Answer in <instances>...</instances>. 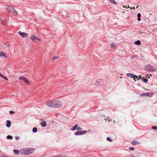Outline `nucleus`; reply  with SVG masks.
<instances>
[{"label": "nucleus", "mask_w": 157, "mask_h": 157, "mask_svg": "<svg viewBox=\"0 0 157 157\" xmlns=\"http://www.w3.org/2000/svg\"><path fill=\"white\" fill-rule=\"evenodd\" d=\"M46 105L52 108H59L61 107L62 104L61 101L58 99H53L46 101Z\"/></svg>", "instance_id": "nucleus-1"}, {"label": "nucleus", "mask_w": 157, "mask_h": 157, "mask_svg": "<svg viewBox=\"0 0 157 157\" xmlns=\"http://www.w3.org/2000/svg\"><path fill=\"white\" fill-rule=\"evenodd\" d=\"M34 151V149L32 148H24L20 150V152L21 155H27L33 153Z\"/></svg>", "instance_id": "nucleus-2"}, {"label": "nucleus", "mask_w": 157, "mask_h": 157, "mask_svg": "<svg viewBox=\"0 0 157 157\" xmlns=\"http://www.w3.org/2000/svg\"><path fill=\"white\" fill-rule=\"evenodd\" d=\"M5 8L8 13H13L17 14L15 9L13 7L10 5H7L6 6Z\"/></svg>", "instance_id": "nucleus-3"}, {"label": "nucleus", "mask_w": 157, "mask_h": 157, "mask_svg": "<svg viewBox=\"0 0 157 157\" xmlns=\"http://www.w3.org/2000/svg\"><path fill=\"white\" fill-rule=\"evenodd\" d=\"M156 68L150 65H147L144 67V70L148 71L155 72L156 71Z\"/></svg>", "instance_id": "nucleus-4"}, {"label": "nucleus", "mask_w": 157, "mask_h": 157, "mask_svg": "<svg viewBox=\"0 0 157 157\" xmlns=\"http://www.w3.org/2000/svg\"><path fill=\"white\" fill-rule=\"evenodd\" d=\"M19 79L20 80L22 81L26 85H29L30 84V82L27 80L25 77L24 76H20L19 78Z\"/></svg>", "instance_id": "nucleus-5"}, {"label": "nucleus", "mask_w": 157, "mask_h": 157, "mask_svg": "<svg viewBox=\"0 0 157 157\" xmlns=\"http://www.w3.org/2000/svg\"><path fill=\"white\" fill-rule=\"evenodd\" d=\"M30 40L33 42H36L37 41H41V39L38 38L34 35H32L30 37Z\"/></svg>", "instance_id": "nucleus-6"}, {"label": "nucleus", "mask_w": 157, "mask_h": 157, "mask_svg": "<svg viewBox=\"0 0 157 157\" xmlns=\"http://www.w3.org/2000/svg\"><path fill=\"white\" fill-rule=\"evenodd\" d=\"M101 81L102 80L101 79H97L95 81V82L93 83V85L95 86H100V83H101Z\"/></svg>", "instance_id": "nucleus-7"}, {"label": "nucleus", "mask_w": 157, "mask_h": 157, "mask_svg": "<svg viewBox=\"0 0 157 157\" xmlns=\"http://www.w3.org/2000/svg\"><path fill=\"white\" fill-rule=\"evenodd\" d=\"M87 132V131H78L75 132L74 134L75 135H80L84 134Z\"/></svg>", "instance_id": "nucleus-8"}, {"label": "nucleus", "mask_w": 157, "mask_h": 157, "mask_svg": "<svg viewBox=\"0 0 157 157\" xmlns=\"http://www.w3.org/2000/svg\"><path fill=\"white\" fill-rule=\"evenodd\" d=\"M18 33L23 38L26 37L28 36V35L27 33L21 31L18 32Z\"/></svg>", "instance_id": "nucleus-9"}, {"label": "nucleus", "mask_w": 157, "mask_h": 157, "mask_svg": "<svg viewBox=\"0 0 157 157\" xmlns=\"http://www.w3.org/2000/svg\"><path fill=\"white\" fill-rule=\"evenodd\" d=\"M126 75L128 77L134 78V80L135 79L137 78L138 76L129 73H127L126 74Z\"/></svg>", "instance_id": "nucleus-10"}, {"label": "nucleus", "mask_w": 157, "mask_h": 157, "mask_svg": "<svg viewBox=\"0 0 157 157\" xmlns=\"http://www.w3.org/2000/svg\"><path fill=\"white\" fill-rule=\"evenodd\" d=\"M154 94L153 93H145L144 94H140V95L142 96L144 95L150 97H152Z\"/></svg>", "instance_id": "nucleus-11"}, {"label": "nucleus", "mask_w": 157, "mask_h": 157, "mask_svg": "<svg viewBox=\"0 0 157 157\" xmlns=\"http://www.w3.org/2000/svg\"><path fill=\"white\" fill-rule=\"evenodd\" d=\"M6 123H7L6 124V126L8 128H10L11 125V123L10 121V120H7Z\"/></svg>", "instance_id": "nucleus-12"}, {"label": "nucleus", "mask_w": 157, "mask_h": 157, "mask_svg": "<svg viewBox=\"0 0 157 157\" xmlns=\"http://www.w3.org/2000/svg\"><path fill=\"white\" fill-rule=\"evenodd\" d=\"M7 55L8 54L7 53L4 52V53L3 54V55H2V56L1 58L4 59H6L8 57Z\"/></svg>", "instance_id": "nucleus-13"}, {"label": "nucleus", "mask_w": 157, "mask_h": 157, "mask_svg": "<svg viewBox=\"0 0 157 157\" xmlns=\"http://www.w3.org/2000/svg\"><path fill=\"white\" fill-rule=\"evenodd\" d=\"M1 23L2 25L3 26H5L6 25V21L4 20V19L3 18L2 19H1Z\"/></svg>", "instance_id": "nucleus-14"}, {"label": "nucleus", "mask_w": 157, "mask_h": 157, "mask_svg": "<svg viewBox=\"0 0 157 157\" xmlns=\"http://www.w3.org/2000/svg\"><path fill=\"white\" fill-rule=\"evenodd\" d=\"M112 4H113L115 5H117V3L114 1V0H108Z\"/></svg>", "instance_id": "nucleus-15"}, {"label": "nucleus", "mask_w": 157, "mask_h": 157, "mask_svg": "<svg viewBox=\"0 0 157 157\" xmlns=\"http://www.w3.org/2000/svg\"><path fill=\"white\" fill-rule=\"evenodd\" d=\"M42 127H45L46 125V122L44 121H42V123L41 124Z\"/></svg>", "instance_id": "nucleus-16"}, {"label": "nucleus", "mask_w": 157, "mask_h": 157, "mask_svg": "<svg viewBox=\"0 0 157 157\" xmlns=\"http://www.w3.org/2000/svg\"><path fill=\"white\" fill-rule=\"evenodd\" d=\"M0 76L3 78L4 79H5L6 80H8V79L6 77H5V76H4V75H3L2 74L1 72H0Z\"/></svg>", "instance_id": "nucleus-17"}, {"label": "nucleus", "mask_w": 157, "mask_h": 157, "mask_svg": "<svg viewBox=\"0 0 157 157\" xmlns=\"http://www.w3.org/2000/svg\"><path fill=\"white\" fill-rule=\"evenodd\" d=\"M78 126L77 124H76L74 126H73L72 127V128L71 129V130L72 131H74L75 129H76V128Z\"/></svg>", "instance_id": "nucleus-18"}, {"label": "nucleus", "mask_w": 157, "mask_h": 157, "mask_svg": "<svg viewBox=\"0 0 157 157\" xmlns=\"http://www.w3.org/2000/svg\"><path fill=\"white\" fill-rule=\"evenodd\" d=\"M13 152L14 154L16 155L18 154L20 152V151L17 150H14Z\"/></svg>", "instance_id": "nucleus-19"}, {"label": "nucleus", "mask_w": 157, "mask_h": 157, "mask_svg": "<svg viewBox=\"0 0 157 157\" xmlns=\"http://www.w3.org/2000/svg\"><path fill=\"white\" fill-rule=\"evenodd\" d=\"M137 17H138L137 20L139 21H140L141 20V19H140L141 14L140 13H138L137 14Z\"/></svg>", "instance_id": "nucleus-20"}, {"label": "nucleus", "mask_w": 157, "mask_h": 157, "mask_svg": "<svg viewBox=\"0 0 157 157\" xmlns=\"http://www.w3.org/2000/svg\"><path fill=\"white\" fill-rule=\"evenodd\" d=\"M140 43H141L140 41L139 40H137L135 42V44H137V45H140Z\"/></svg>", "instance_id": "nucleus-21"}, {"label": "nucleus", "mask_w": 157, "mask_h": 157, "mask_svg": "<svg viewBox=\"0 0 157 157\" xmlns=\"http://www.w3.org/2000/svg\"><path fill=\"white\" fill-rule=\"evenodd\" d=\"M116 45V44L115 43H112L111 44V48H114Z\"/></svg>", "instance_id": "nucleus-22"}, {"label": "nucleus", "mask_w": 157, "mask_h": 157, "mask_svg": "<svg viewBox=\"0 0 157 157\" xmlns=\"http://www.w3.org/2000/svg\"><path fill=\"white\" fill-rule=\"evenodd\" d=\"M37 128L36 127H34L33 129V132L34 133H35L37 131Z\"/></svg>", "instance_id": "nucleus-23"}, {"label": "nucleus", "mask_w": 157, "mask_h": 157, "mask_svg": "<svg viewBox=\"0 0 157 157\" xmlns=\"http://www.w3.org/2000/svg\"><path fill=\"white\" fill-rule=\"evenodd\" d=\"M132 144H138V142L137 141H134L131 142Z\"/></svg>", "instance_id": "nucleus-24"}, {"label": "nucleus", "mask_w": 157, "mask_h": 157, "mask_svg": "<svg viewBox=\"0 0 157 157\" xmlns=\"http://www.w3.org/2000/svg\"><path fill=\"white\" fill-rule=\"evenodd\" d=\"M7 138L8 139H12L13 137L10 135H8L7 136Z\"/></svg>", "instance_id": "nucleus-25"}, {"label": "nucleus", "mask_w": 157, "mask_h": 157, "mask_svg": "<svg viewBox=\"0 0 157 157\" xmlns=\"http://www.w3.org/2000/svg\"><path fill=\"white\" fill-rule=\"evenodd\" d=\"M143 81L145 82V83H147V79L146 78H144L143 79Z\"/></svg>", "instance_id": "nucleus-26"}, {"label": "nucleus", "mask_w": 157, "mask_h": 157, "mask_svg": "<svg viewBox=\"0 0 157 157\" xmlns=\"http://www.w3.org/2000/svg\"><path fill=\"white\" fill-rule=\"evenodd\" d=\"M106 139L108 141H109L112 142V140L109 137H107Z\"/></svg>", "instance_id": "nucleus-27"}, {"label": "nucleus", "mask_w": 157, "mask_h": 157, "mask_svg": "<svg viewBox=\"0 0 157 157\" xmlns=\"http://www.w3.org/2000/svg\"><path fill=\"white\" fill-rule=\"evenodd\" d=\"M59 58V57H56V56H53L52 58V59L53 60H54L56 59H57Z\"/></svg>", "instance_id": "nucleus-28"}, {"label": "nucleus", "mask_w": 157, "mask_h": 157, "mask_svg": "<svg viewBox=\"0 0 157 157\" xmlns=\"http://www.w3.org/2000/svg\"><path fill=\"white\" fill-rule=\"evenodd\" d=\"M152 128L154 130L157 129V127L155 126H153L152 127Z\"/></svg>", "instance_id": "nucleus-29"}, {"label": "nucleus", "mask_w": 157, "mask_h": 157, "mask_svg": "<svg viewBox=\"0 0 157 157\" xmlns=\"http://www.w3.org/2000/svg\"><path fill=\"white\" fill-rule=\"evenodd\" d=\"M4 53V52H0V57H2V55H3V54Z\"/></svg>", "instance_id": "nucleus-30"}, {"label": "nucleus", "mask_w": 157, "mask_h": 157, "mask_svg": "<svg viewBox=\"0 0 157 157\" xmlns=\"http://www.w3.org/2000/svg\"><path fill=\"white\" fill-rule=\"evenodd\" d=\"M123 7L124 8H129L128 5L127 6H123Z\"/></svg>", "instance_id": "nucleus-31"}, {"label": "nucleus", "mask_w": 157, "mask_h": 157, "mask_svg": "<svg viewBox=\"0 0 157 157\" xmlns=\"http://www.w3.org/2000/svg\"><path fill=\"white\" fill-rule=\"evenodd\" d=\"M9 113L11 114H12L14 113L15 112L13 111H10L9 112Z\"/></svg>", "instance_id": "nucleus-32"}, {"label": "nucleus", "mask_w": 157, "mask_h": 157, "mask_svg": "<svg viewBox=\"0 0 157 157\" xmlns=\"http://www.w3.org/2000/svg\"><path fill=\"white\" fill-rule=\"evenodd\" d=\"M76 130H81L82 128L80 127H78L76 128Z\"/></svg>", "instance_id": "nucleus-33"}, {"label": "nucleus", "mask_w": 157, "mask_h": 157, "mask_svg": "<svg viewBox=\"0 0 157 157\" xmlns=\"http://www.w3.org/2000/svg\"><path fill=\"white\" fill-rule=\"evenodd\" d=\"M129 149L130 150L133 151L134 150V148L132 147H130L129 148Z\"/></svg>", "instance_id": "nucleus-34"}, {"label": "nucleus", "mask_w": 157, "mask_h": 157, "mask_svg": "<svg viewBox=\"0 0 157 157\" xmlns=\"http://www.w3.org/2000/svg\"><path fill=\"white\" fill-rule=\"evenodd\" d=\"M10 44H7L6 45V46L7 47H9L10 46Z\"/></svg>", "instance_id": "nucleus-35"}, {"label": "nucleus", "mask_w": 157, "mask_h": 157, "mask_svg": "<svg viewBox=\"0 0 157 157\" xmlns=\"http://www.w3.org/2000/svg\"><path fill=\"white\" fill-rule=\"evenodd\" d=\"M15 138L17 140H18L19 139V137L18 136H16L15 137Z\"/></svg>", "instance_id": "nucleus-36"}, {"label": "nucleus", "mask_w": 157, "mask_h": 157, "mask_svg": "<svg viewBox=\"0 0 157 157\" xmlns=\"http://www.w3.org/2000/svg\"><path fill=\"white\" fill-rule=\"evenodd\" d=\"M130 9L132 10V9H133V10H134L135 9V8L134 7H133L132 8L131 7H130Z\"/></svg>", "instance_id": "nucleus-37"}, {"label": "nucleus", "mask_w": 157, "mask_h": 157, "mask_svg": "<svg viewBox=\"0 0 157 157\" xmlns=\"http://www.w3.org/2000/svg\"><path fill=\"white\" fill-rule=\"evenodd\" d=\"M131 157H134V156L133 155H131Z\"/></svg>", "instance_id": "nucleus-38"}, {"label": "nucleus", "mask_w": 157, "mask_h": 157, "mask_svg": "<svg viewBox=\"0 0 157 157\" xmlns=\"http://www.w3.org/2000/svg\"><path fill=\"white\" fill-rule=\"evenodd\" d=\"M140 76H140H140H139V78H140Z\"/></svg>", "instance_id": "nucleus-39"}]
</instances>
